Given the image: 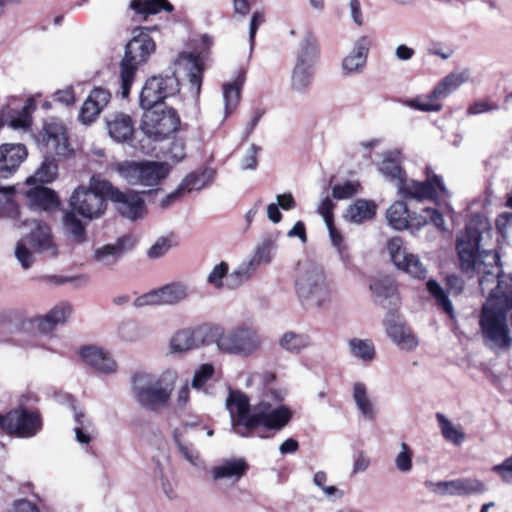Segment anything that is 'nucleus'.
<instances>
[{"mask_svg": "<svg viewBox=\"0 0 512 512\" xmlns=\"http://www.w3.org/2000/svg\"><path fill=\"white\" fill-rule=\"evenodd\" d=\"M377 211V205L373 200L357 199L348 206L345 211V220L361 224L374 218Z\"/></svg>", "mask_w": 512, "mask_h": 512, "instance_id": "obj_28", "label": "nucleus"}, {"mask_svg": "<svg viewBox=\"0 0 512 512\" xmlns=\"http://www.w3.org/2000/svg\"><path fill=\"white\" fill-rule=\"evenodd\" d=\"M187 427L185 426L183 430H174L173 431V439L178 448L180 455L189 462L193 467L197 469H204L206 464L202 459L199 451L186 440Z\"/></svg>", "mask_w": 512, "mask_h": 512, "instance_id": "obj_27", "label": "nucleus"}, {"mask_svg": "<svg viewBox=\"0 0 512 512\" xmlns=\"http://www.w3.org/2000/svg\"><path fill=\"white\" fill-rule=\"evenodd\" d=\"M424 216H420L419 218H416L415 226L417 228H420L421 226L426 225L428 222H431L433 225H435L438 229L444 230V218L442 214L434 209V208H425L423 210Z\"/></svg>", "mask_w": 512, "mask_h": 512, "instance_id": "obj_57", "label": "nucleus"}, {"mask_svg": "<svg viewBox=\"0 0 512 512\" xmlns=\"http://www.w3.org/2000/svg\"><path fill=\"white\" fill-rule=\"evenodd\" d=\"M386 219L388 224L396 230L408 228L410 222L411 225L416 223V218L410 215L407 205L403 201H395L391 204L387 209Z\"/></svg>", "mask_w": 512, "mask_h": 512, "instance_id": "obj_31", "label": "nucleus"}, {"mask_svg": "<svg viewBox=\"0 0 512 512\" xmlns=\"http://www.w3.org/2000/svg\"><path fill=\"white\" fill-rule=\"evenodd\" d=\"M213 41L208 35L201 36V48L196 54L182 52L174 61L175 70L170 75H158L148 78L143 85L139 95V105L142 109L159 107L164 99L176 95L179 90V80L176 73L184 71L189 78L190 84L199 92L202 83L203 65L206 50L210 48Z\"/></svg>", "mask_w": 512, "mask_h": 512, "instance_id": "obj_1", "label": "nucleus"}, {"mask_svg": "<svg viewBox=\"0 0 512 512\" xmlns=\"http://www.w3.org/2000/svg\"><path fill=\"white\" fill-rule=\"evenodd\" d=\"M284 390L269 389L265 392L263 399L257 404V427L264 426L269 430L279 431L291 421L293 411L286 405H273L272 402L280 403L284 400Z\"/></svg>", "mask_w": 512, "mask_h": 512, "instance_id": "obj_10", "label": "nucleus"}, {"mask_svg": "<svg viewBox=\"0 0 512 512\" xmlns=\"http://www.w3.org/2000/svg\"><path fill=\"white\" fill-rule=\"evenodd\" d=\"M499 104L496 102H490L488 100H478L473 102L468 108H467V115L468 116H475L480 115L483 113H488L492 111L499 110Z\"/></svg>", "mask_w": 512, "mask_h": 512, "instance_id": "obj_59", "label": "nucleus"}, {"mask_svg": "<svg viewBox=\"0 0 512 512\" xmlns=\"http://www.w3.org/2000/svg\"><path fill=\"white\" fill-rule=\"evenodd\" d=\"M294 289L299 302L305 308H326L334 296L333 287L323 268L311 261L298 263Z\"/></svg>", "mask_w": 512, "mask_h": 512, "instance_id": "obj_3", "label": "nucleus"}, {"mask_svg": "<svg viewBox=\"0 0 512 512\" xmlns=\"http://www.w3.org/2000/svg\"><path fill=\"white\" fill-rule=\"evenodd\" d=\"M59 167L56 159L51 155L45 156L33 175L26 179L27 185L49 184L58 177Z\"/></svg>", "mask_w": 512, "mask_h": 512, "instance_id": "obj_30", "label": "nucleus"}, {"mask_svg": "<svg viewBox=\"0 0 512 512\" xmlns=\"http://www.w3.org/2000/svg\"><path fill=\"white\" fill-rule=\"evenodd\" d=\"M257 268L258 266L251 259L243 261L228 275L227 288L236 289L240 287L252 277Z\"/></svg>", "mask_w": 512, "mask_h": 512, "instance_id": "obj_41", "label": "nucleus"}, {"mask_svg": "<svg viewBox=\"0 0 512 512\" xmlns=\"http://www.w3.org/2000/svg\"><path fill=\"white\" fill-rule=\"evenodd\" d=\"M353 399L355 401V404L358 408V410L361 412V414L369 419L372 420L376 416V409L374 404L372 403L371 399L368 396L367 388L365 384L361 382H357L353 386Z\"/></svg>", "mask_w": 512, "mask_h": 512, "instance_id": "obj_40", "label": "nucleus"}, {"mask_svg": "<svg viewBox=\"0 0 512 512\" xmlns=\"http://www.w3.org/2000/svg\"><path fill=\"white\" fill-rule=\"evenodd\" d=\"M438 425L441 429L442 436L448 442L454 445H460L465 439V433L462 429L456 427L452 422L442 413L436 414Z\"/></svg>", "mask_w": 512, "mask_h": 512, "instance_id": "obj_45", "label": "nucleus"}, {"mask_svg": "<svg viewBox=\"0 0 512 512\" xmlns=\"http://www.w3.org/2000/svg\"><path fill=\"white\" fill-rule=\"evenodd\" d=\"M215 177V171L211 168L204 169L201 173L195 172L188 174L179 184L180 190L184 195L210 185Z\"/></svg>", "mask_w": 512, "mask_h": 512, "instance_id": "obj_36", "label": "nucleus"}, {"mask_svg": "<svg viewBox=\"0 0 512 512\" xmlns=\"http://www.w3.org/2000/svg\"><path fill=\"white\" fill-rule=\"evenodd\" d=\"M190 295L189 286L182 281H173L135 299V307L174 306L185 301Z\"/></svg>", "mask_w": 512, "mask_h": 512, "instance_id": "obj_13", "label": "nucleus"}, {"mask_svg": "<svg viewBox=\"0 0 512 512\" xmlns=\"http://www.w3.org/2000/svg\"><path fill=\"white\" fill-rule=\"evenodd\" d=\"M100 182L109 181L93 175L88 187L76 188L69 198L70 210L63 212V229L74 243L81 244L87 240L85 224L77 215L92 221L102 217L107 209L108 192L100 187Z\"/></svg>", "mask_w": 512, "mask_h": 512, "instance_id": "obj_2", "label": "nucleus"}, {"mask_svg": "<svg viewBox=\"0 0 512 512\" xmlns=\"http://www.w3.org/2000/svg\"><path fill=\"white\" fill-rule=\"evenodd\" d=\"M400 448L395 457V466L399 472L409 473L413 468V451L405 442L401 443Z\"/></svg>", "mask_w": 512, "mask_h": 512, "instance_id": "obj_53", "label": "nucleus"}, {"mask_svg": "<svg viewBox=\"0 0 512 512\" xmlns=\"http://www.w3.org/2000/svg\"><path fill=\"white\" fill-rule=\"evenodd\" d=\"M100 187L108 192V198L123 217L135 221L146 213L145 202L138 192H122L111 182H100Z\"/></svg>", "mask_w": 512, "mask_h": 512, "instance_id": "obj_15", "label": "nucleus"}, {"mask_svg": "<svg viewBox=\"0 0 512 512\" xmlns=\"http://www.w3.org/2000/svg\"><path fill=\"white\" fill-rule=\"evenodd\" d=\"M171 165L161 161H126L118 165L120 176L129 184L153 190L170 174Z\"/></svg>", "mask_w": 512, "mask_h": 512, "instance_id": "obj_8", "label": "nucleus"}, {"mask_svg": "<svg viewBox=\"0 0 512 512\" xmlns=\"http://www.w3.org/2000/svg\"><path fill=\"white\" fill-rule=\"evenodd\" d=\"M469 79V72L462 71L457 73H450L445 76L441 82L433 89V96L439 97L440 100L449 96L462 84Z\"/></svg>", "mask_w": 512, "mask_h": 512, "instance_id": "obj_37", "label": "nucleus"}, {"mask_svg": "<svg viewBox=\"0 0 512 512\" xmlns=\"http://www.w3.org/2000/svg\"><path fill=\"white\" fill-rule=\"evenodd\" d=\"M313 76L314 68L296 63L292 72V88L297 92L305 91L311 85Z\"/></svg>", "mask_w": 512, "mask_h": 512, "instance_id": "obj_49", "label": "nucleus"}, {"mask_svg": "<svg viewBox=\"0 0 512 512\" xmlns=\"http://www.w3.org/2000/svg\"><path fill=\"white\" fill-rule=\"evenodd\" d=\"M225 406L230 415L232 431L241 437H249L257 428V405L251 412L249 398L239 390L229 389Z\"/></svg>", "mask_w": 512, "mask_h": 512, "instance_id": "obj_11", "label": "nucleus"}, {"mask_svg": "<svg viewBox=\"0 0 512 512\" xmlns=\"http://www.w3.org/2000/svg\"><path fill=\"white\" fill-rule=\"evenodd\" d=\"M216 344L220 351L240 356H250L261 346V339L255 329L248 326H238L229 330L213 327Z\"/></svg>", "mask_w": 512, "mask_h": 512, "instance_id": "obj_9", "label": "nucleus"}, {"mask_svg": "<svg viewBox=\"0 0 512 512\" xmlns=\"http://www.w3.org/2000/svg\"><path fill=\"white\" fill-rule=\"evenodd\" d=\"M453 496L480 495L487 491L486 484L480 479L467 477L452 480Z\"/></svg>", "mask_w": 512, "mask_h": 512, "instance_id": "obj_38", "label": "nucleus"}, {"mask_svg": "<svg viewBox=\"0 0 512 512\" xmlns=\"http://www.w3.org/2000/svg\"><path fill=\"white\" fill-rule=\"evenodd\" d=\"M319 55V47L313 37H307L301 44L297 64L314 68Z\"/></svg>", "mask_w": 512, "mask_h": 512, "instance_id": "obj_44", "label": "nucleus"}, {"mask_svg": "<svg viewBox=\"0 0 512 512\" xmlns=\"http://www.w3.org/2000/svg\"><path fill=\"white\" fill-rule=\"evenodd\" d=\"M385 326L388 336L400 349L412 351L417 348L419 341L404 322L392 318L386 321Z\"/></svg>", "mask_w": 512, "mask_h": 512, "instance_id": "obj_24", "label": "nucleus"}, {"mask_svg": "<svg viewBox=\"0 0 512 512\" xmlns=\"http://www.w3.org/2000/svg\"><path fill=\"white\" fill-rule=\"evenodd\" d=\"M491 470L496 473L504 482H512V456L506 458L502 463L494 465Z\"/></svg>", "mask_w": 512, "mask_h": 512, "instance_id": "obj_62", "label": "nucleus"}, {"mask_svg": "<svg viewBox=\"0 0 512 512\" xmlns=\"http://www.w3.org/2000/svg\"><path fill=\"white\" fill-rule=\"evenodd\" d=\"M229 265L227 262H220L215 265L207 276V283L215 289H222L224 287V278L228 280Z\"/></svg>", "mask_w": 512, "mask_h": 512, "instance_id": "obj_54", "label": "nucleus"}, {"mask_svg": "<svg viewBox=\"0 0 512 512\" xmlns=\"http://www.w3.org/2000/svg\"><path fill=\"white\" fill-rule=\"evenodd\" d=\"M404 263L399 265L397 268L400 270H403L404 272L408 273L410 276H412L415 279L423 280L427 276V269L420 261L419 257L409 253Z\"/></svg>", "mask_w": 512, "mask_h": 512, "instance_id": "obj_52", "label": "nucleus"}, {"mask_svg": "<svg viewBox=\"0 0 512 512\" xmlns=\"http://www.w3.org/2000/svg\"><path fill=\"white\" fill-rule=\"evenodd\" d=\"M370 290L378 299L385 300L396 294V284L389 276L375 277L370 282Z\"/></svg>", "mask_w": 512, "mask_h": 512, "instance_id": "obj_46", "label": "nucleus"}, {"mask_svg": "<svg viewBox=\"0 0 512 512\" xmlns=\"http://www.w3.org/2000/svg\"><path fill=\"white\" fill-rule=\"evenodd\" d=\"M111 97L112 95L108 89L103 87H95L82 104L79 111L78 120L83 125H91L107 107Z\"/></svg>", "mask_w": 512, "mask_h": 512, "instance_id": "obj_18", "label": "nucleus"}, {"mask_svg": "<svg viewBox=\"0 0 512 512\" xmlns=\"http://www.w3.org/2000/svg\"><path fill=\"white\" fill-rule=\"evenodd\" d=\"M72 409L74 410V420H75V437L78 443L82 445H88L95 433V427L92 421L85 416L84 413L80 411H76V407L72 405Z\"/></svg>", "mask_w": 512, "mask_h": 512, "instance_id": "obj_39", "label": "nucleus"}, {"mask_svg": "<svg viewBox=\"0 0 512 512\" xmlns=\"http://www.w3.org/2000/svg\"><path fill=\"white\" fill-rule=\"evenodd\" d=\"M327 474L324 471H318L314 474L313 483L319 487L324 495L330 499H337L343 496V492L335 486H327Z\"/></svg>", "mask_w": 512, "mask_h": 512, "instance_id": "obj_56", "label": "nucleus"}, {"mask_svg": "<svg viewBox=\"0 0 512 512\" xmlns=\"http://www.w3.org/2000/svg\"><path fill=\"white\" fill-rule=\"evenodd\" d=\"M248 465L243 458L225 460L220 465L212 469L214 480L231 479L233 482L239 481L247 472Z\"/></svg>", "mask_w": 512, "mask_h": 512, "instance_id": "obj_29", "label": "nucleus"}, {"mask_svg": "<svg viewBox=\"0 0 512 512\" xmlns=\"http://www.w3.org/2000/svg\"><path fill=\"white\" fill-rule=\"evenodd\" d=\"M144 110L141 129L147 137L161 141L177 131L180 119L173 108L154 107Z\"/></svg>", "mask_w": 512, "mask_h": 512, "instance_id": "obj_12", "label": "nucleus"}, {"mask_svg": "<svg viewBox=\"0 0 512 512\" xmlns=\"http://www.w3.org/2000/svg\"><path fill=\"white\" fill-rule=\"evenodd\" d=\"M156 27H136L125 47L124 57L120 62L121 96L127 98L140 66L148 62L156 51L155 40L150 33Z\"/></svg>", "mask_w": 512, "mask_h": 512, "instance_id": "obj_4", "label": "nucleus"}, {"mask_svg": "<svg viewBox=\"0 0 512 512\" xmlns=\"http://www.w3.org/2000/svg\"><path fill=\"white\" fill-rule=\"evenodd\" d=\"M245 81V73L240 72L237 77L228 83H224L223 100L225 115L228 116L234 112L240 100V91Z\"/></svg>", "mask_w": 512, "mask_h": 512, "instance_id": "obj_32", "label": "nucleus"}, {"mask_svg": "<svg viewBox=\"0 0 512 512\" xmlns=\"http://www.w3.org/2000/svg\"><path fill=\"white\" fill-rule=\"evenodd\" d=\"M134 243L130 236H122L113 244H106L94 250L93 260L105 268H112L122 256L132 249Z\"/></svg>", "mask_w": 512, "mask_h": 512, "instance_id": "obj_20", "label": "nucleus"}, {"mask_svg": "<svg viewBox=\"0 0 512 512\" xmlns=\"http://www.w3.org/2000/svg\"><path fill=\"white\" fill-rule=\"evenodd\" d=\"M311 345L310 337L292 331L285 332L279 339V346L290 353H299Z\"/></svg>", "mask_w": 512, "mask_h": 512, "instance_id": "obj_43", "label": "nucleus"}, {"mask_svg": "<svg viewBox=\"0 0 512 512\" xmlns=\"http://www.w3.org/2000/svg\"><path fill=\"white\" fill-rule=\"evenodd\" d=\"M204 327L197 329L186 328L176 332L170 340V347L173 352L182 353L198 346L196 335L202 334Z\"/></svg>", "mask_w": 512, "mask_h": 512, "instance_id": "obj_33", "label": "nucleus"}, {"mask_svg": "<svg viewBox=\"0 0 512 512\" xmlns=\"http://www.w3.org/2000/svg\"><path fill=\"white\" fill-rule=\"evenodd\" d=\"M371 40L367 36L360 37L351 52L342 61V70L345 75L360 73L366 65Z\"/></svg>", "mask_w": 512, "mask_h": 512, "instance_id": "obj_23", "label": "nucleus"}, {"mask_svg": "<svg viewBox=\"0 0 512 512\" xmlns=\"http://www.w3.org/2000/svg\"><path fill=\"white\" fill-rule=\"evenodd\" d=\"M387 250L390 258L396 267L403 264L405 257L409 254L403 245V240L400 237H393L387 243Z\"/></svg>", "mask_w": 512, "mask_h": 512, "instance_id": "obj_55", "label": "nucleus"}, {"mask_svg": "<svg viewBox=\"0 0 512 512\" xmlns=\"http://www.w3.org/2000/svg\"><path fill=\"white\" fill-rule=\"evenodd\" d=\"M28 152L23 144L4 143L0 145V178L8 179L19 169Z\"/></svg>", "mask_w": 512, "mask_h": 512, "instance_id": "obj_19", "label": "nucleus"}, {"mask_svg": "<svg viewBox=\"0 0 512 512\" xmlns=\"http://www.w3.org/2000/svg\"><path fill=\"white\" fill-rule=\"evenodd\" d=\"M109 136L117 143H129L135 132V121L129 114L114 112L105 119Z\"/></svg>", "mask_w": 512, "mask_h": 512, "instance_id": "obj_21", "label": "nucleus"}, {"mask_svg": "<svg viewBox=\"0 0 512 512\" xmlns=\"http://www.w3.org/2000/svg\"><path fill=\"white\" fill-rule=\"evenodd\" d=\"M15 196L16 189L14 186L0 185V218L18 219L20 211Z\"/></svg>", "mask_w": 512, "mask_h": 512, "instance_id": "obj_35", "label": "nucleus"}, {"mask_svg": "<svg viewBox=\"0 0 512 512\" xmlns=\"http://www.w3.org/2000/svg\"><path fill=\"white\" fill-rule=\"evenodd\" d=\"M175 380L176 373L172 371L165 372L161 378L148 373H137L132 379L134 396L144 408L159 410L167 405Z\"/></svg>", "mask_w": 512, "mask_h": 512, "instance_id": "obj_6", "label": "nucleus"}, {"mask_svg": "<svg viewBox=\"0 0 512 512\" xmlns=\"http://www.w3.org/2000/svg\"><path fill=\"white\" fill-rule=\"evenodd\" d=\"M326 226L329 232L332 245L337 250L340 260L345 265H349L351 263V256L348 247L344 242V238L341 232L334 226V222L331 224H327Z\"/></svg>", "mask_w": 512, "mask_h": 512, "instance_id": "obj_51", "label": "nucleus"}, {"mask_svg": "<svg viewBox=\"0 0 512 512\" xmlns=\"http://www.w3.org/2000/svg\"><path fill=\"white\" fill-rule=\"evenodd\" d=\"M214 368L211 364L201 365L194 373L192 387L200 389L213 375Z\"/></svg>", "mask_w": 512, "mask_h": 512, "instance_id": "obj_60", "label": "nucleus"}, {"mask_svg": "<svg viewBox=\"0 0 512 512\" xmlns=\"http://www.w3.org/2000/svg\"><path fill=\"white\" fill-rule=\"evenodd\" d=\"M440 98L433 96V90L427 95H420L416 98L407 100L406 106L423 111V112H437L442 108V104L439 102Z\"/></svg>", "mask_w": 512, "mask_h": 512, "instance_id": "obj_50", "label": "nucleus"}, {"mask_svg": "<svg viewBox=\"0 0 512 512\" xmlns=\"http://www.w3.org/2000/svg\"><path fill=\"white\" fill-rule=\"evenodd\" d=\"M39 140L47 153L67 156L71 152L67 129L63 123L52 120L44 124L39 133Z\"/></svg>", "mask_w": 512, "mask_h": 512, "instance_id": "obj_16", "label": "nucleus"}, {"mask_svg": "<svg viewBox=\"0 0 512 512\" xmlns=\"http://www.w3.org/2000/svg\"><path fill=\"white\" fill-rule=\"evenodd\" d=\"M171 247V239L168 237H161L149 248L147 255L151 259H157L165 255Z\"/></svg>", "mask_w": 512, "mask_h": 512, "instance_id": "obj_61", "label": "nucleus"}, {"mask_svg": "<svg viewBox=\"0 0 512 512\" xmlns=\"http://www.w3.org/2000/svg\"><path fill=\"white\" fill-rule=\"evenodd\" d=\"M426 287L430 295L435 299L437 306L447 313L450 318H453V305L440 284L436 280L430 279L427 281Z\"/></svg>", "mask_w": 512, "mask_h": 512, "instance_id": "obj_47", "label": "nucleus"}, {"mask_svg": "<svg viewBox=\"0 0 512 512\" xmlns=\"http://www.w3.org/2000/svg\"><path fill=\"white\" fill-rule=\"evenodd\" d=\"M360 184L358 182L346 181L343 184H336L332 188V196L337 200L348 199L358 193Z\"/></svg>", "mask_w": 512, "mask_h": 512, "instance_id": "obj_58", "label": "nucleus"}, {"mask_svg": "<svg viewBox=\"0 0 512 512\" xmlns=\"http://www.w3.org/2000/svg\"><path fill=\"white\" fill-rule=\"evenodd\" d=\"M83 360L102 373H114L117 369L116 362L101 348L95 346L84 347L81 350Z\"/></svg>", "mask_w": 512, "mask_h": 512, "instance_id": "obj_25", "label": "nucleus"}, {"mask_svg": "<svg viewBox=\"0 0 512 512\" xmlns=\"http://www.w3.org/2000/svg\"><path fill=\"white\" fill-rule=\"evenodd\" d=\"M425 486L435 494L453 496L452 480L438 482L427 481L425 482Z\"/></svg>", "mask_w": 512, "mask_h": 512, "instance_id": "obj_64", "label": "nucleus"}, {"mask_svg": "<svg viewBox=\"0 0 512 512\" xmlns=\"http://www.w3.org/2000/svg\"><path fill=\"white\" fill-rule=\"evenodd\" d=\"M130 7L137 14L144 15V18L162 10L167 12H171L173 10V6L167 0H132Z\"/></svg>", "mask_w": 512, "mask_h": 512, "instance_id": "obj_42", "label": "nucleus"}, {"mask_svg": "<svg viewBox=\"0 0 512 512\" xmlns=\"http://www.w3.org/2000/svg\"><path fill=\"white\" fill-rule=\"evenodd\" d=\"M0 427L7 434L28 438L40 431L42 420L37 412L16 409L6 415H0Z\"/></svg>", "mask_w": 512, "mask_h": 512, "instance_id": "obj_14", "label": "nucleus"}, {"mask_svg": "<svg viewBox=\"0 0 512 512\" xmlns=\"http://www.w3.org/2000/svg\"><path fill=\"white\" fill-rule=\"evenodd\" d=\"M70 314L71 306L67 303H60L43 316H35L22 321L21 329L37 330L46 334L51 332L56 325L66 322Z\"/></svg>", "mask_w": 512, "mask_h": 512, "instance_id": "obj_17", "label": "nucleus"}, {"mask_svg": "<svg viewBox=\"0 0 512 512\" xmlns=\"http://www.w3.org/2000/svg\"><path fill=\"white\" fill-rule=\"evenodd\" d=\"M348 346L352 356L364 362H370L375 357V348L371 340L353 338L349 340Z\"/></svg>", "mask_w": 512, "mask_h": 512, "instance_id": "obj_48", "label": "nucleus"}, {"mask_svg": "<svg viewBox=\"0 0 512 512\" xmlns=\"http://www.w3.org/2000/svg\"><path fill=\"white\" fill-rule=\"evenodd\" d=\"M379 172L398 189L400 195L415 200L435 199L437 188L442 194H446V187L440 176L429 174L425 181L407 180L405 172L394 160L385 158L379 166Z\"/></svg>", "mask_w": 512, "mask_h": 512, "instance_id": "obj_5", "label": "nucleus"}, {"mask_svg": "<svg viewBox=\"0 0 512 512\" xmlns=\"http://www.w3.org/2000/svg\"><path fill=\"white\" fill-rule=\"evenodd\" d=\"M32 225L31 232L20 239L15 248V256L24 269H28L34 263V253H40L48 258L58 255V247L54 241L51 228L48 224L33 220L23 221L18 227Z\"/></svg>", "mask_w": 512, "mask_h": 512, "instance_id": "obj_7", "label": "nucleus"}, {"mask_svg": "<svg viewBox=\"0 0 512 512\" xmlns=\"http://www.w3.org/2000/svg\"><path fill=\"white\" fill-rule=\"evenodd\" d=\"M260 148L255 144H251L247 150L246 155L241 160V167L243 170H254L257 167V155Z\"/></svg>", "mask_w": 512, "mask_h": 512, "instance_id": "obj_63", "label": "nucleus"}, {"mask_svg": "<svg viewBox=\"0 0 512 512\" xmlns=\"http://www.w3.org/2000/svg\"><path fill=\"white\" fill-rule=\"evenodd\" d=\"M278 238L279 232L270 233L256 246L251 260L257 266L260 264H269L272 261L277 249Z\"/></svg>", "mask_w": 512, "mask_h": 512, "instance_id": "obj_34", "label": "nucleus"}, {"mask_svg": "<svg viewBox=\"0 0 512 512\" xmlns=\"http://www.w3.org/2000/svg\"><path fill=\"white\" fill-rule=\"evenodd\" d=\"M33 102L27 101L20 110L7 108L0 115V126L8 125L13 129H26L31 122Z\"/></svg>", "mask_w": 512, "mask_h": 512, "instance_id": "obj_26", "label": "nucleus"}, {"mask_svg": "<svg viewBox=\"0 0 512 512\" xmlns=\"http://www.w3.org/2000/svg\"><path fill=\"white\" fill-rule=\"evenodd\" d=\"M24 195L27 205L36 211H52L60 204L57 193L43 184L30 187Z\"/></svg>", "mask_w": 512, "mask_h": 512, "instance_id": "obj_22", "label": "nucleus"}]
</instances>
